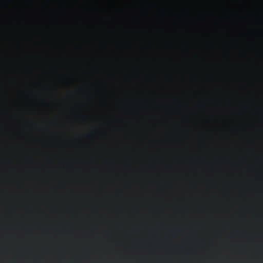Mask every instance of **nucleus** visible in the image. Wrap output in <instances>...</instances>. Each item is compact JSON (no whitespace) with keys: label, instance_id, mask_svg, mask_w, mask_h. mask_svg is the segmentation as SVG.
Returning a JSON list of instances; mask_svg holds the SVG:
<instances>
[{"label":"nucleus","instance_id":"obj_3","mask_svg":"<svg viewBox=\"0 0 263 263\" xmlns=\"http://www.w3.org/2000/svg\"><path fill=\"white\" fill-rule=\"evenodd\" d=\"M87 137H89V135L87 134L86 135Z\"/></svg>","mask_w":263,"mask_h":263},{"label":"nucleus","instance_id":"obj_2","mask_svg":"<svg viewBox=\"0 0 263 263\" xmlns=\"http://www.w3.org/2000/svg\"><path fill=\"white\" fill-rule=\"evenodd\" d=\"M187 14V12L181 11H176L174 13L175 16L178 20H184Z\"/></svg>","mask_w":263,"mask_h":263},{"label":"nucleus","instance_id":"obj_1","mask_svg":"<svg viewBox=\"0 0 263 263\" xmlns=\"http://www.w3.org/2000/svg\"><path fill=\"white\" fill-rule=\"evenodd\" d=\"M61 2H160L161 5V105H164V1H61Z\"/></svg>","mask_w":263,"mask_h":263}]
</instances>
